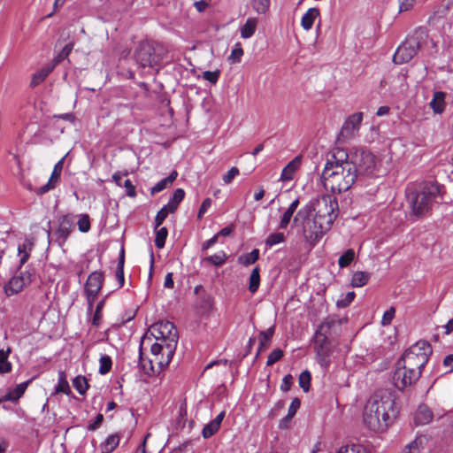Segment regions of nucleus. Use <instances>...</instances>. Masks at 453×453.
Returning a JSON list of instances; mask_svg holds the SVG:
<instances>
[{
  "instance_id": "nucleus-33",
  "label": "nucleus",
  "mask_w": 453,
  "mask_h": 453,
  "mask_svg": "<svg viewBox=\"0 0 453 453\" xmlns=\"http://www.w3.org/2000/svg\"><path fill=\"white\" fill-rule=\"evenodd\" d=\"M55 393H64L65 395H69L71 393L70 386L66 380V375L63 371L58 372V381L55 387Z\"/></svg>"
},
{
  "instance_id": "nucleus-29",
  "label": "nucleus",
  "mask_w": 453,
  "mask_h": 453,
  "mask_svg": "<svg viewBox=\"0 0 453 453\" xmlns=\"http://www.w3.org/2000/svg\"><path fill=\"white\" fill-rule=\"evenodd\" d=\"M371 278V274L367 272L357 271L353 273L351 278V286L353 288H361L366 285Z\"/></svg>"
},
{
  "instance_id": "nucleus-61",
  "label": "nucleus",
  "mask_w": 453,
  "mask_h": 453,
  "mask_svg": "<svg viewBox=\"0 0 453 453\" xmlns=\"http://www.w3.org/2000/svg\"><path fill=\"white\" fill-rule=\"evenodd\" d=\"M122 186L126 188V193L128 196L134 197L136 195L135 188L129 179L124 180Z\"/></svg>"
},
{
  "instance_id": "nucleus-9",
  "label": "nucleus",
  "mask_w": 453,
  "mask_h": 453,
  "mask_svg": "<svg viewBox=\"0 0 453 453\" xmlns=\"http://www.w3.org/2000/svg\"><path fill=\"white\" fill-rule=\"evenodd\" d=\"M163 52L164 49L160 45L144 42L139 45L135 59L142 67H154L161 62Z\"/></svg>"
},
{
  "instance_id": "nucleus-12",
  "label": "nucleus",
  "mask_w": 453,
  "mask_h": 453,
  "mask_svg": "<svg viewBox=\"0 0 453 453\" xmlns=\"http://www.w3.org/2000/svg\"><path fill=\"white\" fill-rule=\"evenodd\" d=\"M363 120V113L356 112L350 115L343 123V126L339 133L338 140L344 142L355 137L358 133L361 123Z\"/></svg>"
},
{
  "instance_id": "nucleus-16",
  "label": "nucleus",
  "mask_w": 453,
  "mask_h": 453,
  "mask_svg": "<svg viewBox=\"0 0 453 453\" xmlns=\"http://www.w3.org/2000/svg\"><path fill=\"white\" fill-rule=\"evenodd\" d=\"M32 273L29 272H22L19 275L13 276L5 286V293L8 296L19 293L25 286L32 281Z\"/></svg>"
},
{
  "instance_id": "nucleus-54",
  "label": "nucleus",
  "mask_w": 453,
  "mask_h": 453,
  "mask_svg": "<svg viewBox=\"0 0 453 453\" xmlns=\"http://www.w3.org/2000/svg\"><path fill=\"white\" fill-rule=\"evenodd\" d=\"M239 169L235 166L232 167L226 174L223 175V181L225 184H230L233 180L239 175Z\"/></svg>"
},
{
  "instance_id": "nucleus-3",
  "label": "nucleus",
  "mask_w": 453,
  "mask_h": 453,
  "mask_svg": "<svg viewBox=\"0 0 453 453\" xmlns=\"http://www.w3.org/2000/svg\"><path fill=\"white\" fill-rule=\"evenodd\" d=\"M441 196V187L433 181H425L415 188H407V203L411 208V212L416 217L426 215L432 210V206Z\"/></svg>"
},
{
  "instance_id": "nucleus-23",
  "label": "nucleus",
  "mask_w": 453,
  "mask_h": 453,
  "mask_svg": "<svg viewBox=\"0 0 453 453\" xmlns=\"http://www.w3.org/2000/svg\"><path fill=\"white\" fill-rule=\"evenodd\" d=\"M29 383L30 380H27L17 385L12 390L9 391L2 397L3 400L10 402L18 401L24 395Z\"/></svg>"
},
{
  "instance_id": "nucleus-45",
  "label": "nucleus",
  "mask_w": 453,
  "mask_h": 453,
  "mask_svg": "<svg viewBox=\"0 0 453 453\" xmlns=\"http://www.w3.org/2000/svg\"><path fill=\"white\" fill-rule=\"evenodd\" d=\"M251 4L257 13L264 14L269 10L271 0H252Z\"/></svg>"
},
{
  "instance_id": "nucleus-35",
  "label": "nucleus",
  "mask_w": 453,
  "mask_h": 453,
  "mask_svg": "<svg viewBox=\"0 0 453 453\" xmlns=\"http://www.w3.org/2000/svg\"><path fill=\"white\" fill-rule=\"evenodd\" d=\"M260 269L258 266H256L249 279V291L252 294L256 293L259 288L260 285V274H259Z\"/></svg>"
},
{
  "instance_id": "nucleus-39",
  "label": "nucleus",
  "mask_w": 453,
  "mask_h": 453,
  "mask_svg": "<svg viewBox=\"0 0 453 453\" xmlns=\"http://www.w3.org/2000/svg\"><path fill=\"white\" fill-rule=\"evenodd\" d=\"M73 44L68 43L66 44L62 50L53 58L52 63L50 65H54V68L61 63L64 59L67 58L70 55L71 51L73 50Z\"/></svg>"
},
{
  "instance_id": "nucleus-4",
  "label": "nucleus",
  "mask_w": 453,
  "mask_h": 453,
  "mask_svg": "<svg viewBox=\"0 0 453 453\" xmlns=\"http://www.w3.org/2000/svg\"><path fill=\"white\" fill-rule=\"evenodd\" d=\"M338 201L332 195L319 196L298 211V215L311 214L323 221L324 227H331L338 216Z\"/></svg>"
},
{
  "instance_id": "nucleus-62",
  "label": "nucleus",
  "mask_w": 453,
  "mask_h": 453,
  "mask_svg": "<svg viewBox=\"0 0 453 453\" xmlns=\"http://www.w3.org/2000/svg\"><path fill=\"white\" fill-rule=\"evenodd\" d=\"M103 420H104L103 414H101V413L97 414L95 420L88 426V429L90 431L96 430L101 426Z\"/></svg>"
},
{
  "instance_id": "nucleus-59",
  "label": "nucleus",
  "mask_w": 453,
  "mask_h": 453,
  "mask_svg": "<svg viewBox=\"0 0 453 453\" xmlns=\"http://www.w3.org/2000/svg\"><path fill=\"white\" fill-rule=\"evenodd\" d=\"M292 216H293V213H291V212H290V211H286L283 213V215H282V217H281V219H280V223H279V228H280V229H285V228H287V226H288V224H289V222H290V220H291Z\"/></svg>"
},
{
  "instance_id": "nucleus-14",
  "label": "nucleus",
  "mask_w": 453,
  "mask_h": 453,
  "mask_svg": "<svg viewBox=\"0 0 453 453\" xmlns=\"http://www.w3.org/2000/svg\"><path fill=\"white\" fill-rule=\"evenodd\" d=\"M73 221L74 217L71 214L63 215L58 219V226L54 234L59 246H63L68 239L73 227Z\"/></svg>"
},
{
  "instance_id": "nucleus-15",
  "label": "nucleus",
  "mask_w": 453,
  "mask_h": 453,
  "mask_svg": "<svg viewBox=\"0 0 453 453\" xmlns=\"http://www.w3.org/2000/svg\"><path fill=\"white\" fill-rule=\"evenodd\" d=\"M64 159H65V157H62L54 165L51 175H50L48 182L45 185H43L38 188H35V189H33L32 186L28 185L27 187V189L35 191L38 196H42V195L48 193L49 191L54 189L60 179V175H61L63 165H64Z\"/></svg>"
},
{
  "instance_id": "nucleus-64",
  "label": "nucleus",
  "mask_w": 453,
  "mask_h": 453,
  "mask_svg": "<svg viewBox=\"0 0 453 453\" xmlns=\"http://www.w3.org/2000/svg\"><path fill=\"white\" fill-rule=\"evenodd\" d=\"M419 444L420 442L418 440H414L410 444H408L405 448V453H418L419 451Z\"/></svg>"
},
{
  "instance_id": "nucleus-25",
  "label": "nucleus",
  "mask_w": 453,
  "mask_h": 453,
  "mask_svg": "<svg viewBox=\"0 0 453 453\" xmlns=\"http://www.w3.org/2000/svg\"><path fill=\"white\" fill-rule=\"evenodd\" d=\"M178 173L176 171L172 172L169 176L166 178L159 180L157 183H156L150 189V194L153 196L157 193H159L163 191L165 188H166L169 185H171L177 178Z\"/></svg>"
},
{
  "instance_id": "nucleus-44",
  "label": "nucleus",
  "mask_w": 453,
  "mask_h": 453,
  "mask_svg": "<svg viewBox=\"0 0 453 453\" xmlns=\"http://www.w3.org/2000/svg\"><path fill=\"white\" fill-rule=\"evenodd\" d=\"M285 241V234L280 232H276L270 234L266 240L265 245L268 247H273L274 245L280 244Z\"/></svg>"
},
{
  "instance_id": "nucleus-1",
  "label": "nucleus",
  "mask_w": 453,
  "mask_h": 453,
  "mask_svg": "<svg viewBox=\"0 0 453 453\" xmlns=\"http://www.w3.org/2000/svg\"><path fill=\"white\" fill-rule=\"evenodd\" d=\"M321 180L325 188L332 193L345 192L358 181L357 164L348 160L344 150H338L326 161Z\"/></svg>"
},
{
  "instance_id": "nucleus-20",
  "label": "nucleus",
  "mask_w": 453,
  "mask_h": 453,
  "mask_svg": "<svg viewBox=\"0 0 453 453\" xmlns=\"http://www.w3.org/2000/svg\"><path fill=\"white\" fill-rule=\"evenodd\" d=\"M302 162V157L296 156L291 160L282 170L280 174V180L283 181H288L293 180L295 173L300 167Z\"/></svg>"
},
{
  "instance_id": "nucleus-27",
  "label": "nucleus",
  "mask_w": 453,
  "mask_h": 453,
  "mask_svg": "<svg viewBox=\"0 0 453 453\" xmlns=\"http://www.w3.org/2000/svg\"><path fill=\"white\" fill-rule=\"evenodd\" d=\"M274 334V326H271L265 331H261L259 333V346L257 349V354L265 350L269 347V343Z\"/></svg>"
},
{
  "instance_id": "nucleus-30",
  "label": "nucleus",
  "mask_w": 453,
  "mask_h": 453,
  "mask_svg": "<svg viewBox=\"0 0 453 453\" xmlns=\"http://www.w3.org/2000/svg\"><path fill=\"white\" fill-rule=\"evenodd\" d=\"M124 264H125V250L122 247L119 252V262L117 265L115 276L119 282V288H122L125 282L124 277Z\"/></svg>"
},
{
  "instance_id": "nucleus-41",
  "label": "nucleus",
  "mask_w": 453,
  "mask_h": 453,
  "mask_svg": "<svg viewBox=\"0 0 453 453\" xmlns=\"http://www.w3.org/2000/svg\"><path fill=\"white\" fill-rule=\"evenodd\" d=\"M107 296H105L104 298H103L96 305V311H95V313H94V316H93V319H92V325L96 327H98L101 324V321H102V311H103V309L104 307V304H105V300H106Z\"/></svg>"
},
{
  "instance_id": "nucleus-50",
  "label": "nucleus",
  "mask_w": 453,
  "mask_h": 453,
  "mask_svg": "<svg viewBox=\"0 0 453 453\" xmlns=\"http://www.w3.org/2000/svg\"><path fill=\"white\" fill-rule=\"evenodd\" d=\"M78 227L81 233H88L90 230L91 225L88 214H81L78 220Z\"/></svg>"
},
{
  "instance_id": "nucleus-55",
  "label": "nucleus",
  "mask_w": 453,
  "mask_h": 453,
  "mask_svg": "<svg viewBox=\"0 0 453 453\" xmlns=\"http://www.w3.org/2000/svg\"><path fill=\"white\" fill-rule=\"evenodd\" d=\"M301 402L298 398H294L288 407V418H293L297 410L300 408Z\"/></svg>"
},
{
  "instance_id": "nucleus-53",
  "label": "nucleus",
  "mask_w": 453,
  "mask_h": 453,
  "mask_svg": "<svg viewBox=\"0 0 453 453\" xmlns=\"http://www.w3.org/2000/svg\"><path fill=\"white\" fill-rule=\"evenodd\" d=\"M219 75H220L219 70H216L213 72L205 71L203 73V78L212 84H215L218 81Z\"/></svg>"
},
{
  "instance_id": "nucleus-58",
  "label": "nucleus",
  "mask_w": 453,
  "mask_h": 453,
  "mask_svg": "<svg viewBox=\"0 0 453 453\" xmlns=\"http://www.w3.org/2000/svg\"><path fill=\"white\" fill-rule=\"evenodd\" d=\"M395 310L393 307H391L389 310L385 311L383 314L382 319H381V324L383 326L389 325L395 317Z\"/></svg>"
},
{
  "instance_id": "nucleus-47",
  "label": "nucleus",
  "mask_w": 453,
  "mask_h": 453,
  "mask_svg": "<svg viewBox=\"0 0 453 453\" xmlns=\"http://www.w3.org/2000/svg\"><path fill=\"white\" fill-rule=\"evenodd\" d=\"M184 196L185 191L182 188H177L167 203L172 205L173 208L176 211L179 203L184 199Z\"/></svg>"
},
{
  "instance_id": "nucleus-2",
  "label": "nucleus",
  "mask_w": 453,
  "mask_h": 453,
  "mask_svg": "<svg viewBox=\"0 0 453 453\" xmlns=\"http://www.w3.org/2000/svg\"><path fill=\"white\" fill-rule=\"evenodd\" d=\"M397 414L394 393L388 389H380L367 401L363 419L370 430L383 432L393 423Z\"/></svg>"
},
{
  "instance_id": "nucleus-21",
  "label": "nucleus",
  "mask_w": 453,
  "mask_h": 453,
  "mask_svg": "<svg viewBox=\"0 0 453 453\" xmlns=\"http://www.w3.org/2000/svg\"><path fill=\"white\" fill-rule=\"evenodd\" d=\"M433 419L432 411L426 405H420L415 412L414 423L416 426H424Z\"/></svg>"
},
{
  "instance_id": "nucleus-11",
  "label": "nucleus",
  "mask_w": 453,
  "mask_h": 453,
  "mask_svg": "<svg viewBox=\"0 0 453 453\" xmlns=\"http://www.w3.org/2000/svg\"><path fill=\"white\" fill-rule=\"evenodd\" d=\"M357 175L358 181L362 180L363 176L373 177L377 173V164L375 156L370 151H362L359 156H357Z\"/></svg>"
},
{
  "instance_id": "nucleus-5",
  "label": "nucleus",
  "mask_w": 453,
  "mask_h": 453,
  "mask_svg": "<svg viewBox=\"0 0 453 453\" xmlns=\"http://www.w3.org/2000/svg\"><path fill=\"white\" fill-rule=\"evenodd\" d=\"M428 40V34L426 28L418 27L412 35L397 48L393 60L395 64L401 65L411 61Z\"/></svg>"
},
{
  "instance_id": "nucleus-10",
  "label": "nucleus",
  "mask_w": 453,
  "mask_h": 453,
  "mask_svg": "<svg viewBox=\"0 0 453 453\" xmlns=\"http://www.w3.org/2000/svg\"><path fill=\"white\" fill-rule=\"evenodd\" d=\"M420 375V371L407 369L405 365H398L396 363L392 380L395 387L403 390L415 383L419 379Z\"/></svg>"
},
{
  "instance_id": "nucleus-40",
  "label": "nucleus",
  "mask_w": 453,
  "mask_h": 453,
  "mask_svg": "<svg viewBox=\"0 0 453 453\" xmlns=\"http://www.w3.org/2000/svg\"><path fill=\"white\" fill-rule=\"evenodd\" d=\"M73 385L74 388L78 391L79 394L84 395L88 388V383L87 379L84 376H77L73 380Z\"/></svg>"
},
{
  "instance_id": "nucleus-26",
  "label": "nucleus",
  "mask_w": 453,
  "mask_h": 453,
  "mask_svg": "<svg viewBox=\"0 0 453 453\" xmlns=\"http://www.w3.org/2000/svg\"><path fill=\"white\" fill-rule=\"evenodd\" d=\"M319 15L317 8H310L302 17L301 26L304 30H310L314 23L315 19Z\"/></svg>"
},
{
  "instance_id": "nucleus-57",
  "label": "nucleus",
  "mask_w": 453,
  "mask_h": 453,
  "mask_svg": "<svg viewBox=\"0 0 453 453\" xmlns=\"http://www.w3.org/2000/svg\"><path fill=\"white\" fill-rule=\"evenodd\" d=\"M242 55H243V50L241 47H236V48L233 49V50L229 56V59L233 63H239V62H241Z\"/></svg>"
},
{
  "instance_id": "nucleus-13",
  "label": "nucleus",
  "mask_w": 453,
  "mask_h": 453,
  "mask_svg": "<svg viewBox=\"0 0 453 453\" xmlns=\"http://www.w3.org/2000/svg\"><path fill=\"white\" fill-rule=\"evenodd\" d=\"M336 324H340L339 320L333 318H326L318 327L314 334V349L319 348V346H330L331 342L329 335L331 334V329Z\"/></svg>"
},
{
  "instance_id": "nucleus-46",
  "label": "nucleus",
  "mask_w": 453,
  "mask_h": 453,
  "mask_svg": "<svg viewBox=\"0 0 453 453\" xmlns=\"http://www.w3.org/2000/svg\"><path fill=\"white\" fill-rule=\"evenodd\" d=\"M311 375L309 371L306 370V371L301 372L298 381H299L300 388H302L304 392L309 391L310 387H311Z\"/></svg>"
},
{
  "instance_id": "nucleus-37",
  "label": "nucleus",
  "mask_w": 453,
  "mask_h": 453,
  "mask_svg": "<svg viewBox=\"0 0 453 453\" xmlns=\"http://www.w3.org/2000/svg\"><path fill=\"white\" fill-rule=\"evenodd\" d=\"M355 256L353 249L347 250L338 259L340 268L348 267L354 261Z\"/></svg>"
},
{
  "instance_id": "nucleus-17",
  "label": "nucleus",
  "mask_w": 453,
  "mask_h": 453,
  "mask_svg": "<svg viewBox=\"0 0 453 453\" xmlns=\"http://www.w3.org/2000/svg\"><path fill=\"white\" fill-rule=\"evenodd\" d=\"M150 352L153 356V358L150 360V364L156 362L161 369L166 367L169 365L170 362L165 364L160 363L161 361H165V359H167L166 342L157 341L151 345Z\"/></svg>"
},
{
  "instance_id": "nucleus-18",
  "label": "nucleus",
  "mask_w": 453,
  "mask_h": 453,
  "mask_svg": "<svg viewBox=\"0 0 453 453\" xmlns=\"http://www.w3.org/2000/svg\"><path fill=\"white\" fill-rule=\"evenodd\" d=\"M104 273L102 272H93L89 274L86 285L85 292L99 293L104 284Z\"/></svg>"
},
{
  "instance_id": "nucleus-8",
  "label": "nucleus",
  "mask_w": 453,
  "mask_h": 453,
  "mask_svg": "<svg viewBox=\"0 0 453 453\" xmlns=\"http://www.w3.org/2000/svg\"><path fill=\"white\" fill-rule=\"evenodd\" d=\"M294 222L296 224L300 223L304 241L311 248L315 247L324 234L331 228L324 227L323 221L311 214L299 216L297 212L294 218Z\"/></svg>"
},
{
  "instance_id": "nucleus-28",
  "label": "nucleus",
  "mask_w": 453,
  "mask_h": 453,
  "mask_svg": "<svg viewBox=\"0 0 453 453\" xmlns=\"http://www.w3.org/2000/svg\"><path fill=\"white\" fill-rule=\"evenodd\" d=\"M119 436L117 434L109 435L101 444L102 453H111L119 444Z\"/></svg>"
},
{
  "instance_id": "nucleus-51",
  "label": "nucleus",
  "mask_w": 453,
  "mask_h": 453,
  "mask_svg": "<svg viewBox=\"0 0 453 453\" xmlns=\"http://www.w3.org/2000/svg\"><path fill=\"white\" fill-rule=\"evenodd\" d=\"M283 357V351L280 349H274L268 356L266 365H273Z\"/></svg>"
},
{
  "instance_id": "nucleus-60",
  "label": "nucleus",
  "mask_w": 453,
  "mask_h": 453,
  "mask_svg": "<svg viewBox=\"0 0 453 453\" xmlns=\"http://www.w3.org/2000/svg\"><path fill=\"white\" fill-rule=\"evenodd\" d=\"M293 384V377L291 374H287L283 377L282 382L280 385V389L283 392H287L290 389L291 386Z\"/></svg>"
},
{
  "instance_id": "nucleus-24",
  "label": "nucleus",
  "mask_w": 453,
  "mask_h": 453,
  "mask_svg": "<svg viewBox=\"0 0 453 453\" xmlns=\"http://www.w3.org/2000/svg\"><path fill=\"white\" fill-rule=\"evenodd\" d=\"M53 70L54 65L48 64L43 66L42 69L33 74L30 86L35 88L41 84Z\"/></svg>"
},
{
  "instance_id": "nucleus-38",
  "label": "nucleus",
  "mask_w": 453,
  "mask_h": 453,
  "mask_svg": "<svg viewBox=\"0 0 453 453\" xmlns=\"http://www.w3.org/2000/svg\"><path fill=\"white\" fill-rule=\"evenodd\" d=\"M259 258V250L257 249H254L251 252L247 253L239 257V262L244 266H249L255 262H257Z\"/></svg>"
},
{
  "instance_id": "nucleus-56",
  "label": "nucleus",
  "mask_w": 453,
  "mask_h": 453,
  "mask_svg": "<svg viewBox=\"0 0 453 453\" xmlns=\"http://www.w3.org/2000/svg\"><path fill=\"white\" fill-rule=\"evenodd\" d=\"M354 298L355 293L348 292L342 299L337 301L336 304L338 307L344 308L348 306L350 303H352Z\"/></svg>"
},
{
  "instance_id": "nucleus-7",
  "label": "nucleus",
  "mask_w": 453,
  "mask_h": 453,
  "mask_svg": "<svg viewBox=\"0 0 453 453\" xmlns=\"http://www.w3.org/2000/svg\"><path fill=\"white\" fill-rule=\"evenodd\" d=\"M150 334L157 340L166 342L167 359L160 363L165 364L171 362L178 343V332L170 321H160L153 324L150 328Z\"/></svg>"
},
{
  "instance_id": "nucleus-22",
  "label": "nucleus",
  "mask_w": 453,
  "mask_h": 453,
  "mask_svg": "<svg viewBox=\"0 0 453 453\" xmlns=\"http://www.w3.org/2000/svg\"><path fill=\"white\" fill-rule=\"evenodd\" d=\"M446 93L442 91H436L433 95V98L429 103L430 107L435 114H441L446 106L445 103Z\"/></svg>"
},
{
  "instance_id": "nucleus-19",
  "label": "nucleus",
  "mask_w": 453,
  "mask_h": 453,
  "mask_svg": "<svg viewBox=\"0 0 453 453\" xmlns=\"http://www.w3.org/2000/svg\"><path fill=\"white\" fill-rule=\"evenodd\" d=\"M316 352V360L318 364L325 370H328L331 365V357L333 354L332 346H319V348L314 349Z\"/></svg>"
},
{
  "instance_id": "nucleus-49",
  "label": "nucleus",
  "mask_w": 453,
  "mask_h": 453,
  "mask_svg": "<svg viewBox=\"0 0 453 453\" xmlns=\"http://www.w3.org/2000/svg\"><path fill=\"white\" fill-rule=\"evenodd\" d=\"M337 453H366V450L362 445L353 444L351 446H342Z\"/></svg>"
},
{
  "instance_id": "nucleus-6",
  "label": "nucleus",
  "mask_w": 453,
  "mask_h": 453,
  "mask_svg": "<svg viewBox=\"0 0 453 453\" xmlns=\"http://www.w3.org/2000/svg\"><path fill=\"white\" fill-rule=\"evenodd\" d=\"M431 354V345L426 341H418L404 351L397 360V365H405L407 369L422 372V369L428 362Z\"/></svg>"
},
{
  "instance_id": "nucleus-52",
  "label": "nucleus",
  "mask_w": 453,
  "mask_h": 453,
  "mask_svg": "<svg viewBox=\"0 0 453 453\" xmlns=\"http://www.w3.org/2000/svg\"><path fill=\"white\" fill-rule=\"evenodd\" d=\"M33 247L34 242L29 238H26L22 243L19 244L18 253L30 254L31 250H33Z\"/></svg>"
},
{
  "instance_id": "nucleus-31",
  "label": "nucleus",
  "mask_w": 453,
  "mask_h": 453,
  "mask_svg": "<svg viewBox=\"0 0 453 453\" xmlns=\"http://www.w3.org/2000/svg\"><path fill=\"white\" fill-rule=\"evenodd\" d=\"M257 20L255 18H249L241 28V36L244 39L250 38L256 32Z\"/></svg>"
},
{
  "instance_id": "nucleus-43",
  "label": "nucleus",
  "mask_w": 453,
  "mask_h": 453,
  "mask_svg": "<svg viewBox=\"0 0 453 453\" xmlns=\"http://www.w3.org/2000/svg\"><path fill=\"white\" fill-rule=\"evenodd\" d=\"M99 364H100V366H99L98 372L100 374L104 375L111 371V365H112V361H111V358L110 356L102 355L99 359Z\"/></svg>"
},
{
  "instance_id": "nucleus-48",
  "label": "nucleus",
  "mask_w": 453,
  "mask_h": 453,
  "mask_svg": "<svg viewBox=\"0 0 453 453\" xmlns=\"http://www.w3.org/2000/svg\"><path fill=\"white\" fill-rule=\"evenodd\" d=\"M219 427H220V426H219L217 424V422H214L213 420H211L209 424H207L203 428V431H202L203 437L205 439L211 437L214 434H216L219 431Z\"/></svg>"
},
{
  "instance_id": "nucleus-42",
  "label": "nucleus",
  "mask_w": 453,
  "mask_h": 453,
  "mask_svg": "<svg viewBox=\"0 0 453 453\" xmlns=\"http://www.w3.org/2000/svg\"><path fill=\"white\" fill-rule=\"evenodd\" d=\"M168 235V230L166 227H161L156 229L155 245L157 249H163L165 244V240Z\"/></svg>"
},
{
  "instance_id": "nucleus-34",
  "label": "nucleus",
  "mask_w": 453,
  "mask_h": 453,
  "mask_svg": "<svg viewBox=\"0 0 453 453\" xmlns=\"http://www.w3.org/2000/svg\"><path fill=\"white\" fill-rule=\"evenodd\" d=\"M174 211L175 210L172 205L168 203L164 205L155 217V229L158 228L163 224L169 213H173Z\"/></svg>"
},
{
  "instance_id": "nucleus-36",
  "label": "nucleus",
  "mask_w": 453,
  "mask_h": 453,
  "mask_svg": "<svg viewBox=\"0 0 453 453\" xmlns=\"http://www.w3.org/2000/svg\"><path fill=\"white\" fill-rule=\"evenodd\" d=\"M227 258V256L225 251L221 250L218 253L208 256L203 259V262H207L209 264H211L216 266H221L226 263V260Z\"/></svg>"
},
{
  "instance_id": "nucleus-63",
  "label": "nucleus",
  "mask_w": 453,
  "mask_h": 453,
  "mask_svg": "<svg viewBox=\"0 0 453 453\" xmlns=\"http://www.w3.org/2000/svg\"><path fill=\"white\" fill-rule=\"evenodd\" d=\"M415 0H399V11L407 12L412 8Z\"/></svg>"
},
{
  "instance_id": "nucleus-32",
  "label": "nucleus",
  "mask_w": 453,
  "mask_h": 453,
  "mask_svg": "<svg viewBox=\"0 0 453 453\" xmlns=\"http://www.w3.org/2000/svg\"><path fill=\"white\" fill-rule=\"evenodd\" d=\"M11 353V349L8 348L7 350L0 349V373H9L12 372V365L8 360V357Z\"/></svg>"
}]
</instances>
